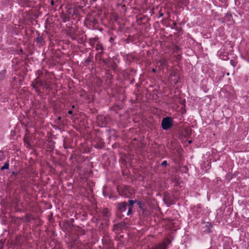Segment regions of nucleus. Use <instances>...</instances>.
<instances>
[{"label":"nucleus","mask_w":249,"mask_h":249,"mask_svg":"<svg viewBox=\"0 0 249 249\" xmlns=\"http://www.w3.org/2000/svg\"><path fill=\"white\" fill-rule=\"evenodd\" d=\"M38 86L41 87L43 89H51V82L46 80L45 78L43 79L36 78L33 82L32 86L37 93L39 92Z\"/></svg>","instance_id":"1"},{"label":"nucleus","mask_w":249,"mask_h":249,"mask_svg":"<svg viewBox=\"0 0 249 249\" xmlns=\"http://www.w3.org/2000/svg\"><path fill=\"white\" fill-rule=\"evenodd\" d=\"M172 118L169 117L163 118L161 121V126L163 130L169 129L173 125Z\"/></svg>","instance_id":"2"},{"label":"nucleus","mask_w":249,"mask_h":249,"mask_svg":"<svg viewBox=\"0 0 249 249\" xmlns=\"http://www.w3.org/2000/svg\"><path fill=\"white\" fill-rule=\"evenodd\" d=\"M49 74V72L47 71L45 72V73H43V71L41 70H38L36 72V78H38L39 79H43L46 78Z\"/></svg>","instance_id":"3"},{"label":"nucleus","mask_w":249,"mask_h":249,"mask_svg":"<svg viewBox=\"0 0 249 249\" xmlns=\"http://www.w3.org/2000/svg\"><path fill=\"white\" fill-rule=\"evenodd\" d=\"M117 207L121 212H124L127 209V204L125 202H122L118 204Z\"/></svg>","instance_id":"4"},{"label":"nucleus","mask_w":249,"mask_h":249,"mask_svg":"<svg viewBox=\"0 0 249 249\" xmlns=\"http://www.w3.org/2000/svg\"><path fill=\"white\" fill-rule=\"evenodd\" d=\"M159 63L160 64V66L163 68H164L167 66V61L165 58H161L159 60Z\"/></svg>","instance_id":"5"},{"label":"nucleus","mask_w":249,"mask_h":249,"mask_svg":"<svg viewBox=\"0 0 249 249\" xmlns=\"http://www.w3.org/2000/svg\"><path fill=\"white\" fill-rule=\"evenodd\" d=\"M36 41L38 43L42 44L43 41V37L39 35L36 38Z\"/></svg>","instance_id":"6"},{"label":"nucleus","mask_w":249,"mask_h":249,"mask_svg":"<svg viewBox=\"0 0 249 249\" xmlns=\"http://www.w3.org/2000/svg\"><path fill=\"white\" fill-rule=\"evenodd\" d=\"M9 163L8 161L5 162V163L1 167V170H3L4 169H8L9 168Z\"/></svg>","instance_id":"7"},{"label":"nucleus","mask_w":249,"mask_h":249,"mask_svg":"<svg viewBox=\"0 0 249 249\" xmlns=\"http://www.w3.org/2000/svg\"><path fill=\"white\" fill-rule=\"evenodd\" d=\"M96 50L97 51H101V53H102L104 50L103 46L101 44H97L96 46Z\"/></svg>","instance_id":"8"},{"label":"nucleus","mask_w":249,"mask_h":249,"mask_svg":"<svg viewBox=\"0 0 249 249\" xmlns=\"http://www.w3.org/2000/svg\"><path fill=\"white\" fill-rule=\"evenodd\" d=\"M135 202V201H134V200H129V205L130 206V207H132V206L134 205Z\"/></svg>","instance_id":"9"},{"label":"nucleus","mask_w":249,"mask_h":249,"mask_svg":"<svg viewBox=\"0 0 249 249\" xmlns=\"http://www.w3.org/2000/svg\"><path fill=\"white\" fill-rule=\"evenodd\" d=\"M167 165V161L166 160L163 161L161 163V165L162 166H165Z\"/></svg>","instance_id":"10"},{"label":"nucleus","mask_w":249,"mask_h":249,"mask_svg":"<svg viewBox=\"0 0 249 249\" xmlns=\"http://www.w3.org/2000/svg\"><path fill=\"white\" fill-rule=\"evenodd\" d=\"M132 213V207H129L127 212V215H129Z\"/></svg>","instance_id":"11"},{"label":"nucleus","mask_w":249,"mask_h":249,"mask_svg":"<svg viewBox=\"0 0 249 249\" xmlns=\"http://www.w3.org/2000/svg\"><path fill=\"white\" fill-rule=\"evenodd\" d=\"M138 204L139 205V207L141 209H142V206H143V204L142 202H138Z\"/></svg>","instance_id":"12"},{"label":"nucleus","mask_w":249,"mask_h":249,"mask_svg":"<svg viewBox=\"0 0 249 249\" xmlns=\"http://www.w3.org/2000/svg\"><path fill=\"white\" fill-rule=\"evenodd\" d=\"M220 58L223 60H227L228 59V56L227 55H224L223 57H221L220 56Z\"/></svg>","instance_id":"13"},{"label":"nucleus","mask_w":249,"mask_h":249,"mask_svg":"<svg viewBox=\"0 0 249 249\" xmlns=\"http://www.w3.org/2000/svg\"><path fill=\"white\" fill-rule=\"evenodd\" d=\"M68 113L69 114H72V110H69Z\"/></svg>","instance_id":"14"},{"label":"nucleus","mask_w":249,"mask_h":249,"mask_svg":"<svg viewBox=\"0 0 249 249\" xmlns=\"http://www.w3.org/2000/svg\"><path fill=\"white\" fill-rule=\"evenodd\" d=\"M152 71L153 72H156V69L153 68V69H152Z\"/></svg>","instance_id":"15"},{"label":"nucleus","mask_w":249,"mask_h":249,"mask_svg":"<svg viewBox=\"0 0 249 249\" xmlns=\"http://www.w3.org/2000/svg\"><path fill=\"white\" fill-rule=\"evenodd\" d=\"M51 4H52V5H54V1H53V0H51Z\"/></svg>","instance_id":"16"},{"label":"nucleus","mask_w":249,"mask_h":249,"mask_svg":"<svg viewBox=\"0 0 249 249\" xmlns=\"http://www.w3.org/2000/svg\"><path fill=\"white\" fill-rule=\"evenodd\" d=\"M61 117H60V116H59V117H58V120H61Z\"/></svg>","instance_id":"17"},{"label":"nucleus","mask_w":249,"mask_h":249,"mask_svg":"<svg viewBox=\"0 0 249 249\" xmlns=\"http://www.w3.org/2000/svg\"><path fill=\"white\" fill-rule=\"evenodd\" d=\"M221 52H222L219 51V52H218V55H220V54L221 53Z\"/></svg>","instance_id":"18"},{"label":"nucleus","mask_w":249,"mask_h":249,"mask_svg":"<svg viewBox=\"0 0 249 249\" xmlns=\"http://www.w3.org/2000/svg\"><path fill=\"white\" fill-rule=\"evenodd\" d=\"M92 39H93V40H96L95 38H93Z\"/></svg>","instance_id":"19"},{"label":"nucleus","mask_w":249,"mask_h":249,"mask_svg":"<svg viewBox=\"0 0 249 249\" xmlns=\"http://www.w3.org/2000/svg\"><path fill=\"white\" fill-rule=\"evenodd\" d=\"M72 107L74 108V106H72Z\"/></svg>","instance_id":"20"},{"label":"nucleus","mask_w":249,"mask_h":249,"mask_svg":"<svg viewBox=\"0 0 249 249\" xmlns=\"http://www.w3.org/2000/svg\"><path fill=\"white\" fill-rule=\"evenodd\" d=\"M92 0V1H96V0Z\"/></svg>","instance_id":"21"}]
</instances>
